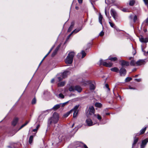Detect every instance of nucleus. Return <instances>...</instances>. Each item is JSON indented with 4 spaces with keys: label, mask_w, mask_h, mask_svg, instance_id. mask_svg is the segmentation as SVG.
Segmentation results:
<instances>
[{
    "label": "nucleus",
    "mask_w": 148,
    "mask_h": 148,
    "mask_svg": "<svg viewBox=\"0 0 148 148\" xmlns=\"http://www.w3.org/2000/svg\"><path fill=\"white\" fill-rule=\"evenodd\" d=\"M108 60H110L112 61H115L117 60V58L116 57H109L108 59L106 60H100L99 61V64L100 65H103L104 66L108 67H111L112 65V63L108 62Z\"/></svg>",
    "instance_id": "f257e3e1"
},
{
    "label": "nucleus",
    "mask_w": 148,
    "mask_h": 148,
    "mask_svg": "<svg viewBox=\"0 0 148 148\" xmlns=\"http://www.w3.org/2000/svg\"><path fill=\"white\" fill-rule=\"evenodd\" d=\"M59 119V116L58 114L56 112H54L53 113L52 116L48 120V126H49L52 123H53L54 124L57 123Z\"/></svg>",
    "instance_id": "f03ea898"
},
{
    "label": "nucleus",
    "mask_w": 148,
    "mask_h": 148,
    "mask_svg": "<svg viewBox=\"0 0 148 148\" xmlns=\"http://www.w3.org/2000/svg\"><path fill=\"white\" fill-rule=\"evenodd\" d=\"M74 55L75 53L74 52H69L65 60V63L66 64H72Z\"/></svg>",
    "instance_id": "7ed1b4c3"
},
{
    "label": "nucleus",
    "mask_w": 148,
    "mask_h": 148,
    "mask_svg": "<svg viewBox=\"0 0 148 148\" xmlns=\"http://www.w3.org/2000/svg\"><path fill=\"white\" fill-rule=\"evenodd\" d=\"M69 73V71H65L63 73L59 74L57 75V78L58 81H60L62 80L63 78L66 77Z\"/></svg>",
    "instance_id": "20e7f679"
},
{
    "label": "nucleus",
    "mask_w": 148,
    "mask_h": 148,
    "mask_svg": "<svg viewBox=\"0 0 148 148\" xmlns=\"http://www.w3.org/2000/svg\"><path fill=\"white\" fill-rule=\"evenodd\" d=\"M110 12L111 15L115 21L117 22L118 20L117 18L118 14L116 11L114 9L112 8L110 10Z\"/></svg>",
    "instance_id": "39448f33"
},
{
    "label": "nucleus",
    "mask_w": 148,
    "mask_h": 148,
    "mask_svg": "<svg viewBox=\"0 0 148 148\" xmlns=\"http://www.w3.org/2000/svg\"><path fill=\"white\" fill-rule=\"evenodd\" d=\"M129 18L130 21H133L134 23L138 21L137 16L134 14H130L129 16Z\"/></svg>",
    "instance_id": "423d86ee"
},
{
    "label": "nucleus",
    "mask_w": 148,
    "mask_h": 148,
    "mask_svg": "<svg viewBox=\"0 0 148 148\" xmlns=\"http://www.w3.org/2000/svg\"><path fill=\"white\" fill-rule=\"evenodd\" d=\"M119 72L120 76H125L126 74V71L124 68L123 67H122L120 69Z\"/></svg>",
    "instance_id": "0eeeda50"
},
{
    "label": "nucleus",
    "mask_w": 148,
    "mask_h": 148,
    "mask_svg": "<svg viewBox=\"0 0 148 148\" xmlns=\"http://www.w3.org/2000/svg\"><path fill=\"white\" fill-rule=\"evenodd\" d=\"M148 142V138H146L142 141L140 148H144Z\"/></svg>",
    "instance_id": "6e6552de"
},
{
    "label": "nucleus",
    "mask_w": 148,
    "mask_h": 148,
    "mask_svg": "<svg viewBox=\"0 0 148 148\" xmlns=\"http://www.w3.org/2000/svg\"><path fill=\"white\" fill-rule=\"evenodd\" d=\"M49 113V110H46V111H44L42 112V114L40 115L39 116L38 120L39 119L40 120H43L45 117V116L43 115V114L46 113V114H47Z\"/></svg>",
    "instance_id": "1a4fd4ad"
},
{
    "label": "nucleus",
    "mask_w": 148,
    "mask_h": 148,
    "mask_svg": "<svg viewBox=\"0 0 148 148\" xmlns=\"http://www.w3.org/2000/svg\"><path fill=\"white\" fill-rule=\"evenodd\" d=\"M86 122L88 126H90L94 125L92 120L90 119H87L86 121Z\"/></svg>",
    "instance_id": "9d476101"
},
{
    "label": "nucleus",
    "mask_w": 148,
    "mask_h": 148,
    "mask_svg": "<svg viewBox=\"0 0 148 148\" xmlns=\"http://www.w3.org/2000/svg\"><path fill=\"white\" fill-rule=\"evenodd\" d=\"M121 62V65L122 66H128L129 65V62L127 61H126L124 60H121L120 61Z\"/></svg>",
    "instance_id": "9b49d317"
},
{
    "label": "nucleus",
    "mask_w": 148,
    "mask_h": 148,
    "mask_svg": "<svg viewBox=\"0 0 148 148\" xmlns=\"http://www.w3.org/2000/svg\"><path fill=\"white\" fill-rule=\"evenodd\" d=\"M139 40L142 42L146 43L148 42V38H144L142 36L139 38Z\"/></svg>",
    "instance_id": "f8f14e48"
},
{
    "label": "nucleus",
    "mask_w": 148,
    "mask_h": 148,
    "mask_svg": "<svg viewBox=\"0 0 148 148\" xmlns=\"http://www.w3.org/2000/svg\"><path fill=\"white\" fill-rule=\"evenodd\" d=\"M145 63V61L144 60H140L136 62V64L138 66L144 64Z\"/></svg>",
    "instance_id": "ddd939ff"
},
{
    "label": "nucleus",
    "mask_w": 148,
    "mask_h": 148,
    "mask_svg": "<svg viewBox=\"0 0 148 148\" xmlns=\"http://www.w3.org/2000/svg\"><path fill=\"white\" fill-rule=\"evenodd\" d=\"M82 55V56L81 58H83L86 56V53L85 52V51H82L81 53H78L77 55V57L78 58H80V56Z\"/></svg>",
    "instance_id": "4468645a"
},
{
    "label": "nucleus",
    "mask_w": 148,
    "mask_h": 148,
    "mask_svg": "<svg viewBox=\"0 0 148 148\" xmlns=\"http://www.w3.org/2000/svg\"><path fill=\"white\" fill-rule=\"evenodd\" d=\"M89 114L90 115H92L94 114L95 110L93 106H90L89 107Z\"/></svg>",
    "instance_id": "2eb2a0df"
},
{
    "label": "nucleus",
    "mask_w": 148,
    "mask_h": 148,
    "mask_svg": "<svg viewBox=\"0 0 148 148\" xmlns=\"http://www.w3.org/2000/svg\"><path fill=\"white\" fill-rule=\"evenodd\" d=\"M60 47V45H58L56 48L55 49V50L53 51L52 54V56L53 57L57 53L58 51L59 50Z\"/></svg>",
    "instance_id": "dca6fc26"
},
{
    "label": "nucleus",
    "mask_w": 148,
    "mask_h": 148,
    "mask_svg": "<svg viewBox=\"0 0 148 148\" xmlns=\"http://www.w3.org/2000/svg\"><path fill=\"white\" fill-rule=\"evenodd\" d=\"M75 90L77 91L78 92L80 93L82 92V88L79 86H75Z\"/></svg>",
    "instance_id": "f3484780"
},
{
    "label": "nucleus",
    "mask_w": 148,
    "mask_h": 148,
    "mask_svg": "<svg viewBox=\"0 0 148 148\" xmlns=\"http://www.w3.org/2000/svg\"><path fill=\"white\" fill-rule=\"evenodd\" d=\"M75 25V23L74 21H72L71 23V25L68 30V32H70L72 30Z\"/></svg>",
    "instance_id": "a211bd4d"
},
{
    "label": "nucleus",
    "mask_w": 148,
    "mask_h": 148,
    "mask_svg": "<svg viewBox=\"0 0 148 148\" xmlns=\"http://www.w3.org/2000/svg\"><path fill=\"white\" fill-rule=\"evenodd\" d=\"M60 103L58 104H56L52 108H51V110H56L58 108H60Z\"/></svg>",
    "instance_id": "6ab92c4d"
},
{
    "label": "nucleus",
    "mask_w": 148,
    "mask_h": 148,
    "mask_svg": "<svg viewBox=\"0 0 148 148\" xmlns=\"http://www.w3.org/2000/svg\"><path fill=\"white\" fill-rule=\"evenodd\" d=\"M18 121V119L17 118H14L12 121V124L13 126H15L17 124Z\"/></svg>",
    "instance_id": "aec40b11"
},
{
    "label": "nucleus",
    "mask_w": 148,
    "mask_h": 148,
    "mask_svg": "<svg viewBox=\"0 0 148 148\" xmlns=\"http://www.w3.org/2000/svg\"><path fill=\"white\" fill-rule=\"evenodd\" d=\"M95 88V84L91 83L90 85V89L91 91L93 90Z\"/></svg>",
    "instance_id": "412c9836"
},
{
    "label": "nucleus",
    "mask_w": 148,
    "mask_h": 148,
    "mask_svg": "<svg viewBox=\"0 0 148 148\" xmlns=\"http://www.w3.org/2000/svg\"><path fill=\"white\" fill-rule=\"evenodd\" d=\"M82 29V27H79L78 28L75 29L72 32L74 34H75L78 32L80 30Z\"/></svg>",
    "instance_id": "4be33fe9"
},
{
    "label": "nucleus",
    "mask_w": 148,
    "mask_h": 148,
    "mask_svg": "<svg viewBox=\"0 0 148 148\" xmlns=\"http://www.w3.org/2000/svg\"><path fill=\"white\" fill-rule=\"evenodd\" d=\"M79 105H76L73 109H71V111L72 112L73 111H78L77 110V109L79 107Z\"/></svg>",
    "instance_id": "5701e85b"
},
{
    "label": "nucleus",
    "mask_w": 148,
    "mask_h": 148,
    "mask_svg": "<svg viewBox=\"0 0 148 148\" xmlns=\"http://www.w3.org/2000/svg\"><path fill=\"white\" fill-rule=\"evenodd\" d=\"M138 140V138H136L135 137H134V141L133 143L132 144V148H133L134 145L136 144V143L137 142Z\"/></svg>",
    "instance_id": "b1692460"
},
{
    "label": "nucleus",
    "mask_w": 148,
    "mask_h": 148,
    "mask_svg": "<svg viewBox=\"0 0 148 148\" xmlns=\"http://www.w3.org/2000/svg\"><path fill=\"white\" fill-rule=\"evenodd\" d=\"M147 129V127H145L144 128L142 129H141L140 131V132L139 133V134H143L145 132V131Z\"/></svg>",
    "instance_id": "393cba45"
},
{
    "label": "nucleus",
    "mask_w": 148,
    "mask_h": 148,
    "mask_svg": "<svg viewBox=\"0 0 148 148\" xmlns=\"http://www.w3.org/2000/svg\"><path fill=\"white\" fill-rule=\"evenodd\" d=\"M135 3V0H130L129 1V5L130 6H132L134 5Z\"/></svg>",
    "instance_id": "a878e982"
},
{
    "label": "nucleus",
    "mask_w": 148,
    "mask_h": 148,
    "mask_svg": "<svg viewBox=\"0 0 148 148\" xmlns=\"http://www.w3.org/2000/svg\"><path fill=\"white\" fill-rule=\"evenodd\" d=\"M65 84V82H62L58 83V86H64Z\"/></svg>",
    "instance_id": "bb28decb"
},
{
    "label": "nucleus",
    "mask_w": 148,
    "mask_h": 148,
    "mask_svg": "<svg viewBox=\"0 0 148 148\" xmlns=\"http://www.w3.org/2000/svg\"><path fill=\"white\" fill-rule=\"evenodd\" d=\"M110 70L112 71L116 72H118L119 71V69L117 68L116 67L111 69Z\"/></svg>",
    "instance_id": "cd10ccee"
},
{
    "label": "nucleus",
    "mask_w": 148,
    "mask_h": 148,
    "mask_svg": "<svg viewBox=\"0 0 148 148\" xmlns=\"http://www.w3.org/2000/svg\"><path fill=\"white\" fill-rule=\"evenodd\" d=\"M103 18L101 14H99V23L101 24H102V20Z\"/></svg>",
    "instance_id": "c85d7f7f"
},
{
    "label": "nucleus",
    "mask_w": 148,
    "mask_h": 148,
    "mask_svg": "<svg viewBox=\"0 0 148 148\" xmlns=\"http://www.w3.org/2000/svg\"><path fill=\"white\" fill-rule=\"evenodd\" d=\"M70 92H74L75 91V86H71L70 87L69 89Z\"/></svg>",
    "instance_id": "c756f323"
},
{
    "label": "nucleus",
    "mask_w": 148,
    "mask_h": 148,
    "mask_svg": "<svg viewBox=\"0 0 148 148\" xmlns=\"http://www.w3.org/2000/svg\"><path fill=\"white\" fill-rule=\"evenodd\" d=\"M94 116H96L97 118L99 121H101V116L100 115H99V114H95Z\"/></svg>",
    "instance_id": "7c9ffc66"
},
{
    "label": "nucleus",
    "mask_w": 148,
    "mask_h": 148,
    "mask_svg": "<svg viewBox=\"0 0 148 148\" xmlns=\"http://www.w3.org/2000/svg\"><path fill=\"white\" fill-rule=\"evenodd\" d=\"M74 144L75 145V147H77L79 146L80 145V143L79 142H75Z\"/></svg>",
    "instance_id": "2f4dec72"
},
{
    "label": "nucleus",
    "mask_w": 148,
    "mask_h": 148,
    "mask_svg": "<svg viewBox=\"0 0 148 148\" xmlns=\"http://www.w3.org/2000/svg\"><path fill=\"white\" fill-rule=\"evenodd\" d=\"M69 102V101L66 102H65L64 103H60V105L61 107H63L64 106H65L66 104H67Z\"/></svg>",
    "instance_id": "473e14b6"
},
{
    "label": "nucleus",
    "mask_w": 148,
    "mask_h": 148,
    "mask_svg": "<svg viewBox=\"0 0 148 148\" xmlns=\"http://www.w3.org/2000/svg\"><path fill=\"white\" fill-rule=\"evenodd\" d=\"M33 136H30L29 141V144H31L32 143L33 141Z\"/></svg>",
    "instance_id": "72a5a7b5"
},
{
    "label": "nucleus",
    "mask_w": 148,
    "mask_h": 148,
    "mask_svg": "<svg viewBox=\"0 0 148 148\" xmlns=\"http://www.w3.org/2000/svg\"><path fill=\"white\" fill-rule=\"evenodd\" d=\"M72 112H73V117H76L77 115L78 112V111H73L72 112Z\"/></svg>",
    "instance_id": "f704fd0d"
},
{
    "label": "nucleus",
    "mask_w": 148,
    "mask_h": 148,
    "mask_svg": "<svg viewBox=\"0 0 148 148\" xmlns=\"http://www.w3.org/2000/svg\"><path fill=\"white\" fill-rule=\"evenodd\" d=\"M105 14H106V16L108 18H110L111 17V16H109V12H106V8L105 9Z\"/></svg>",
    "instance_id": "c9c22d12"
},
{
    "label": "nucleus",
    "mask_w": 148,
    "mask_h": 148,
    "mask_svg": "<svg viewBox=\"0 0 148 148\" xmlns=\"http://www.w3.org/2000/svg\"><path fill=\"white\" fill-rule=\"evenodd\" d=\"M102 106V104L100 103H96L95 104V106L97 107L100 108Z\"/></svg>",
    "instance_id": "e433bc0d"
},
{
    "label": "nucleus",
    "mask_w": 148,
    "mask_h": 148,
    "mask_svg": "<svg viewBox=\"0 0 148 148\" xmlns=\"http://www.w3.org/2000/svg\"><path fill=\"white\" fill-rule=\"evenodd\" d=\"M132 78L130 77H127L125 78V82H129L132 80Z\"/></svg>",
    "instance_id": "4c0bfd02"
},
{
    "label": "nucleus",
    "mask_w": 148,
    "mask_h": 148,
    "mask_svg": "<svg viewBox=\"0 0 148 148\" xmlns=\"http://www.w3.org/2000/svg\"><path fill=\"white\" fill-rule=\"evenodd\" d=\"M109 23L110 24V26H111V27H112L114 28H116V26H115L114 25V24L113 23H112L110 21V22H109Z\"/></svg>",
    "instance_id": "58836bf2"
},
{
    "label": "nucleus",
    "mask_w": 148,
    "mask_h": 148,
    "mask_svg": "<svg viewBox=\"0 0 148 148\" xmlns=\"http://www.w3.org/2000/svg\"><path fill=\"white\" fill-rule=\"evenodd\" d=\"M72 113V112L71 111V110H70L69 112H67V113H66V114H64V116L65 117H67L69 115V114L71 113Z\"/></svg>",
    "instance_id": "ea45409f"
},
{
    "label": "nucleus",
    "mask_w": 148,
    "mask_h": 148,
    "mask_svg": "<svg viewBox=\"0 0 148 148\" xmlns=\"http://www.w3.org/2000/svg\"><path fill=\"white\" fill-rule=\"evenodd\" d=\"M136 64V62L134 60H132L130 63V65L133 66H135Z\"/></svg>",
    "instance_id": "a19ab883"
},
{
    "label": "nucleus",
    "mask_w": 148,
    "mask_h": 148,
    "mask_svg": "<svg viewBox=\"0 0 148 148\" xmlns=\"http://www.w3.org/2000/svg\"><path fill=\"white\" fill-rule=\"evenodd\" d=\"M105 87L107 88V92H109L110 90V88H109V86H108V84H105Z\"/></svg>",
    "instance_id": "79ce46f5"
},
{
    "label": "nucleus",
    "mask_w": 148,
    "mask_h": 148,
    "mask_svg": "<svg viewBox=\"0 0 148 148\" xmlns=\"http://www.w3.org/2000/svg\"><path fill=\"white\" fill-rule=\"evenodd\" d=\"M29 121H27L26 123H25V124L22 125L21 127H20V128H19V129H21V128H22L23 127L25 126L26 125L29 123Z\"/></svg>",
    "instance_id": "37998d69"
},
{
    "label": "nucleus",
    "mask_w": 148,
    "mask_h": 148,
    "mask_svg": "<svg viewBox=\"0 0 148 148\" xmlns=\"http://www.w3.org/2000/svg\"><path fill=\"white\" fill-rule=\"evenodd\" d=\"M36 103V99L35 98H34L32 100V104H34Z\"/></svg>",
    "instance_id": "c03bdc74"
},
{
    "label": "nucleus",
    "mask_w": 148,
    "mask_h": 148,
    "mask_svg": "<svg viewBox=\"0 0 148 148\" xmlns=\"http://www.w3.org/2000/svg\"><path fill=\"white\" fill-rule=\"evenodd\" d=\"M64 96L62 93H60L59 95V98L63 99L64 98Z\"/></svg>",
    "instance_id": "a18cd8bd"
},
{
    "label": "nucleus",
    "mask_w": 148,
    "mask_h": 148,
    "mask_svg": "<svg viewBox=\"0 0 148 148\" xmlns=\"http://www.w3.org/2000/svg\"><path fill=\"white\" fill-rule=\"evenodd\" d=\"M144 1L145 4L148 6V0H143Z\"/></svg>",
    "instance_id": "49530a36"
},
{
    "label": "nucleus",
    "mask_w": 148,
    "mask_h": 148,
    "mask_svg": "<svg viewBox=\"0 0 148 148\" xmlns=\"http://www.w3.org/2000/svg\"><path fill=\"white\" fill-rule=\"evenodd\" d=\"M47 56V55H46L45 56V57L43 58L42 59V60L41 61V62H40V63L39 65V66H38V67L40 66V64H41V63H42V62L44 60V59H45V58Z\"/></svg>",
    "instance_id": "de8ad7c7"
},
{
    "label": "nucleus",
    "mask_w": 148,
    "mask_h": 148,
    "mask_svg": "<svg viewBox=\"0 0 148 148\" xmlns=\"http://www.w3.org/2000/svg\"><path fill=\"white\" fill-rule=\"evenodd\" d=\"M104 34V32L103 31L99 33V35L101 36H102Z\"/></svg>",
    "instance_id": "09e8293b"
},
{
    "label": "nucleus",
    "mask_w": 148,
    "mask_h": 148,
    "mask_svg": "<svg viewBox=\"0 0 148 148\" xmlns=\"http://www.w3.org/2000/svg\"><path fill=\"white\" fill-rule=\"evenodd\" d=\"M135 80L137 82H140L141 81V79H135Z\"/></svg>",
    "instance_id": "8fccbe9b"
},
{
    "label": "nucleus",
    "mask_w": 148,
    "mask_h": 148,
    "mask_svg": "<svg viewBox=\"0 0 148 148\" xmlns=\"http://www.w3.org/2000/svg\"><path fill=\"white\" fill-rule=\"evenodd\" d=\"M127 89H133L135 90L136 89L134 88H133L131 86H129V88H127Z\"/></svg>",
    "instance_id": "3c124183"
},
{
    "label": "nucleus",
    "mask_w": 148,
    "mask_h": 148,
    "mask_svg": "<svg viewBox=\"0 0 148 148\" xmlns=\"http://www.w3.org/2000/svg\"><path fill=\"white\" fill-rule=\"evenodd\" d=\"M144 22L148 24V17L144 21Z\"/></svg>",
    "instance_id": "603ef678"
},
{
    "label": "nucleus",
    "mask_w": 148,
    "mask_h": 148,
    "mask_svg": "<svg viewBox=\"0 0 148 148\" xmlns=\"http://www.w3.org/2000/svg\"><path fill=\"white\" fill-rule=\"evenodd\" d=\"M78 1L79 3H81L82 2V0H78Z\"/></svg>",
    "instance_id": "864d4df0"
},
{
    "label": "nucleus",
    "mask_w": 148,
    "mask_h": 148,
    "mask_svg": "<svg viewBox=\"0 0 148 148\" xmlns=\"http://www.w3.org/2000/svg\"><path fill=\"white\" fill-rule=\"evenodd\" d=\"M38 130L37 129H35L33 130V131L34 132H37V131Z\"/></svg>",
    "instance_id": "5fc2aeb1"
},
{
    "label": "nucleus",
    "mask_w": 148,
    "mask_h": 148,
    "mask_svg": "<svg viewBox=\"0 0 148 148\" xmlns=\"http://www.w3.org/2000/svg\"><path fill=\"white\" fill-rule=\"evenodd\" d=\"M40 126V125L39 124H38L36 127V129L38 130V128H39Z\"/></svg>",
    "instance_id": "6e6d98bb"
},
{
    "label": "nucleus",
    "mask_w": 148,
    "mask_h": 148,
    "mask_svg": "<svg viewBox=\"0 0 148 148\" xmlns=\"http://www.w3.org/2000/svg\"><path fill=\"white\" fill-rule=\"evenodd\" d=\"M84 148H88L87 146L85 144H84Z\"/></svg>",
    "instance_id": "4d7b16f0"
},
{
    "label": "nucleus",
    "mask_w": 148,
    "mask_h": 148,
    "mask_svg": "<svg viewBox=\"0 0 148 148\" xmlns=\"http://www.w3.org/2000/svg\"><path fill=\"white\" fill-rule=\"evenodd\" d=\"M122 11L124 12H126V10L125 9L123 8L122 9Z\"/></svg>",
    "instance_id": "13d9d810"
},
{
    "label": "nucleus",
    "mask_w": 148,
    "mask_h": 148,
    "mask_svg": "<svg viewBox=\"0 0 148 148\" xmlns=\"http://www.w3.org/2000/svg\"><path fill=\"white\" fill-rule=\"evenodd\" d=\"M54 79H51V82L52 83H53V82H54Z\"/></svg>",
    "instance_id": "bf43d9fd"
},
{
    "label": "nucleus",
    "mask_w": 148,
    "mask_h": 148,
    "mask_svg": "<svg viewBox=\"0 0 148 148\" xmlns=\"http://www.w3.org/2000/svg\"><path fill=\"white\" fill-rule=\"evenodd\" d=\"M73 34V33L72 32H71V33L70 34H69L68 36L69 37H70V36H71V35Z\"/></svg>",
    "instance_id": "052dcab7"
},
{
    "label": "nucleus",
    "mask_w": 148,
    "mask_h": 148,
    "mask_svg": "<svg viewBox=\"0 0 148 148\" xmlns=\"http://www.w3.org/2000/svg\"><path fill=\"white\" fill-rule=\"evenodd\" d=\"M54 45L51 48V49H50V50H51V51L53 49V48H54Z\"/></svg>",
    "instance_id": "680f3d73"
},
{
    "label": "nucleus",
    "mask_w": 148,
    "mask_h": 148,
    "mask_svg": "<svg viewBox=\"0 0 148 148\" xmlns=\"http://www.w3.org/2000/svg\"><path fill=\"white\" fill-rule=\"evenodd\" d=\"M70 37H69L68 36H67V38H66V41H67L68 40H69V38Z\"/></svg>",
    "instance_id": "e2e57ef3"
},
{
    "label": "nucleus",
    "mask_w": 148,
    "mask_h": 148,
    "mask_svg": "<svg viewBox=\"0 0 148 148\" xmlns=\"http://www.w3.org/2000/svg\"><path fill=\"white\" fill-rule=\"evenodd\" d=\"M51 50H49V52H48V53L47 54V56L51 52Z\"/></svg>",
    "instance_id": "0e129e2a"
},
{
    "label": "nucleus",
    "mask_w": 148,
    "mask_h": 148,
    "mask_svg": "<svg viewBox=\"0 0 148 148\" xmlns=\"http://www.w3.org/2000/svg\"><path fill=\"white\" fill-rule=\"evenodd\" d=\"M51 50H49V52H48V53L47 54V56L51 52Z\"/></svg>",
    "instance_id": "69168bd1"
},
{
    "label": "nucleus",
    "mask_w": 148,
    "mask_h": 148,
    "mask_svg": "<svg viewBox=\"0 0 148 148\" xmlns=\"http://www.w3.org/2000/svg\"><path fill=\"white\" fill-rule=\"evenodd\" d=\"M75 8V9L77 10H78L79 9V7L77 6H76Z\"/></svg>",
    "instance_id": "338daca9"
},
{
    "label": "nucleus",
    "mask_w": 148,
    "mask_h": 148,
    "mask_svg": "<svg viewBox=\"0 0 148 148\" xmlns=\"http://www.w3.org/2000/svg\"><path fill=\"white\" fill-rule=\"evenodd\" d=\"M112 3H114L115 2V0H112Z\"/></svg>",
    "instance_id": "774afa93"
}]
</instances>
